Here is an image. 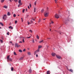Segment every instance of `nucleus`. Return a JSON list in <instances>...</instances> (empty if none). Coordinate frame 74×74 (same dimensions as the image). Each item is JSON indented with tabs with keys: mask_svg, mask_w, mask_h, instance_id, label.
Instances as JSON below:
<instances>
[{
	"mask_svg": "<svg viewBox=\"0 0 74 74\" xmlns=\"http://www.w3.org/2000/svg\"><path fill=\"white\" fill-rule=\"evenodd\" d=\"M19 51L20 52H22V50H21V49H20V50H19Z\"/></svg>",
	"mask_w": 74,
	"mask_h": 74,
	"instance_id": "26",
	"label": "nucleus"
},
{
	"mask_svg": "<svg viewBox=\"0 0 74 74\" xmlns=\"http://www.w3.org/2000/svg\"><path fill=\"white\" fill-rule=\"evenodd\" d=\"M36 57H38V55L36 54Z\"/></svg>",
	"mask_w": 74,
	"mask_h": 74,
	"instance_id": "60",
	"label": "nucleus"
},
{
	"mask_svg": "<svg viewBox=\"0 0 74 74\" xmlns=\"http://www.w3.org/2000/svg\"><path fill=\"white\" fill-rule=\"evenodd\" d=\"M58 33H60V35H61V34H62V33H63L62 32H61V31H60L59 32H58Z\"/></svg>",
	"mask_w": 74,
	"mask_h": 74,
	"instance_id": "7",
	"label": "nucleus"
},
{
	"mask_svg": "<svg viewBox=\"0 0 74 74\" xmlns=\"http://www.w3.org/2000/svg\"><path fill=\"white\" fill-rule=\"evenodd\" d=\"M40 21H41V19H40L38 21V23H40Z\"/></svg>",
	"mask_w": 74,
	"mask_h": 74,
	"instance_id": "37",
	"label": "nucleus"
},
{
	"mask_svg": "<svg viewBox=\"0 0 74 74\" xmlns=\"http://www.w3.org/2000/svg\"><path fill=\"white\" fill-rule=\"evenodd\" d=\"M1 1L2 3H3L4 1V0H1Z\"/></svg>",
	"mask_w": 74,
	"mask_h": 74,
	"instance_id": "24",
	"label": "nucleus"
},
{
	"mask_svg": "<svg viewBox=\"0 0 74 74\" xmlns=\"http://www.w3.org/2000/svg\"><path fill=\"white\" fill-rule=\"evenodd\" d=\"M56 56L58 59H61V57L60 56H59V55H56Z\"/></svg>",
	"mask_w": 74,
	"mask_h": 74,
	"instance_id": "6",
	"label": "nucleus"
},
{
	"mask_svg": "<svg viewBox=\"0 0 74 74\" xmlns=\"http://www.w3.org/2000/svg\"><path fill=\"white\" fill-rule=\"evenodd\" d=\"M42 48V46L39 45L38 46V49H40V48Z\"/></svg>",
	"mask_w": 74,
	"mask_h": 74,
	"instance_id": "16",
	"label": "nucleus"
},
{
	"mask_svg": "<svg viewBox=\"0 0 74 74\" xmlns=\"http://www.w3.org/2000/svg\"><path fill=\"white\" fill-rule=\"evenodd\" d=\"M55 1L56 3H57V1H58V0H54Z\"/></svg>",
	"mask_w": 74,
	"mask_h": 74,
	"instance_id": "34",
	"label": "nucleus"
},
{
	"mask_svg": "<svg viewBox=\"0 0 74 74\" xmlns=\"http://www.w3.org/2000/svg\"><path fill=\"white\" fill-rule=\"evenodd\" d=\"M18 22V21H17L16 20L15 21V24H16V23H17V22Z\"/></svg>",
	"mask_w": 74,
	"mask_h": 74,
	"instance_id": "27",
	"label": "nucleus"
},
{
	"mask_svg": "<svg viewBox=\"0 0 74 74\" xmlns=\"http://www.w3.org/2000/svg\"><path fill=\"white\" fill-rule=\"evenodd\" d=\"M11 29H13V27H11Z\"/></svg>",
	"mask_w": 74,
	"mask_h": 74,
	"instance_id": "54",
	"label": "nucleus"
},
{
	"mask_svg": "<svg viewBox=\"0 0 74 74\" xmlns=\"http://www.w3.org/2000/svg\"><path fill=\"white\" fill-rule=\"evenodd\" d=\"M31 19L32 20H33V21H35V20L34 19H33V18H32Z\"/></svg>",
	"mask_w": 74,
	"mask_h": 74,
	"instance_id": "45",
	"label": "nucleus"
},
{
	"mask_svg": "<svg viewBox=\"0 0 74 74\" xmlns=\"http://www.w3.org/2000/svg\"><path fill=\"white\" fill-rule=\"evenodd\" d=\"M14 55H16V53H15V52H14Z\"/></svg>",
	"mask_w": 74,
	"mask_h": 74,
	"instance_id": "32",
	"label": "nucleus"
},
{
	"mask_svg": "<svg viewBox=\"0 0 74 74\" xmlns=\"http://www.w3.org/2000/svg\"><path fill=\"white\" fill-rule=\"evenodd\" d=\"M30 37H31V36H30L29 37H27L26 38H30Z\"/></svg>",
	"mask_w": 74,
	"mask_h": 74,
	"instance_id": "41",
	"label": "nucleus"
},
{
	"mask_svg": "<svg viewBox=\"0 0 74 74\" xmlns=\"http://www.w3.org/2000/svg\"><path fill=\"white\" fill-rule=\"evenodd\" d=\"M26 11H27V8L26 9Z\"/></svg>",
	"mask_w": 74,
	"mask_h": 74,
	"instance_id": "53",
	"label": "nucleus"
},
{
	"mask_svg": "<svg viewBox=\"0 0 74 74\" xmlns=\"http://www.w3.org/2000/svg\"><path fill=\"white\" fill-rule=\"evenodd\" d=\"M11 71H13L14 70V68L12 67L11 68Z\"/></svg>",
	"mask_w": 74,
	"mask_h": 74,
	"instance_id": "25",
	"label": "nucleus"
},
{
	"mask_svg": "<svg viewBox=\"0 0 74 74\" xmlns=\"http://www.w3.org/2000/svg\"><path fill=\"white\" fill-rule=\"evenodd\" d=\"M7 18V16H6V14H4V16H3V20H5Z\"/></svg>",
	"mask_w": 74,
	"mask_h": 74,
	"instance_id": "2",
	"label": "nucleus"
},
{
	"mask_svg": "<svg viewBox=\"0 0 74 74\" xmlns=\"http://www.w3.org/2000/svg\"><path fill=\"white\" fill-rule=\"evenodd\" d=\"M22 41H23V42H25V39H23Z\"/></svg>",
	"mask_w": 74,
	"mask_h": 74,
	"instance_id": "38",
	"label": "nucleus"
},
{
	"mask_svg": "<svg viewBox=\"0 0 74 74\" xmlns=\"http://www.w3.org/2000/svg\"><path fill=\"white\" fill-rule=\"evenodd\" d=\"M55 18H57V19H58V18H59V16L57 14H55Z\"/></svg>",
	"mask_w": 74,
	"mask_h": 74,
	"instance_id": "4",
	"label": "nucleus"
},
{
	"mask_svg": "<svg viewBox=\"0 0 74 74\" xmlns=\"http://www.w3.org/2000/svg\"><path fill=\"white\" fill-rule=\"evenodd\" d=\"M32 42H33V43H34V40H32Z\"/></svg>",
	"mask_w": 74,
	"mask_h": 74,
	"instance_id": "44",
	"label": "nucleus"
},
{
	"mask_svg": "<svg viewBox=\"0 0 74 74\" xmlns=\"http://www.w3.org/2000/svg\"><path fill=\"white\" fill-rule=\"evenodd\" d=\"M18 7H20V5H18Z\"/></svg>",
	"mask_w": 74,
	"mask_h": 74,
	"instance_id": "62",
	"label": "nucleus"
},
{
	"mask_svg": "<svg viewBox=\"0 0 74 74\" xmlns=\"http://www.w3.org/2000/svg\"><path fill=\"white\" fill-rule=\"evenodd\" d=\"M44 11V9H42L41 11V12H43Z\"/></svg>",
	"mask_w": 74,
	"mask_h": 74,
	"instance_id": "35",
	"label": "nucleus"
},
{
	"mask_svg": "<svg viewBox=\"0 0 74 74\" xmlns=\"http://www.w3.org/2000/svg\"><path fill=\"white\" fill-rule=\"evenodd\" d=\"M47 74H50V71H47Z\"/></svg>",
	"mask_w": 74,
	"mask_h": 74,
	"instance_id": "11",
	"label": "nucleus"
},
{
	"mask_svg": "<svg viewBox=\"0 0 74 74\" xmlns=\"http://www.w3.org/2000/svg\"><path fill=\"white\" fill-rule=\"evenodd\" d=\"M21 19H22V22H23V18H21Z\"/></svg>",
	"mask_w": 74,
	"mask_h": 74,
	"instance_id": "52",
	"label": "nucleus"
},
{
	"mask_svg": "<svg viewBox=\"0 0 74 74\" xmlns=\"http://www.w3.org/2000/svg\"><path fill=\"white\" fill-rule=\"evenodd\" d=\"M44 42V40H42L40 42H39V43H41L42 42Z\"/></svg>",
	"mask_w": 74,
	"mask_h": 74,
	"instance_id": "15",
	"label": "nucleus"
},
{
	"mask_svg": "<svg viewBox=\"0 0 74 74\" xmlns=\"http://www.w3.org/2000/svg\"><path fill=\"white\" fill-rule=\"evenodd\" d=\"M10 59V56H8L7 57V59L8 60Z\"/></svg>",
	"mask_w": 74,
	"mask_h": 74,
	"instance_id": "17",
	"label": "nucleus"
},
{
	"mask_svg": "<svg viewBox=\"0 0 74 74\" xmlns=\"http://www.w3.org/2000/svg\"><path fill=\"white\" fill-rule=\"evenodd\" d=\"M8 60H9V61H10V62H12V58H10V59H9Z\"/></svg>",
	"mask_w": 74,
	"mask_h": 74,
	"instance_id": "13",
	"label": "nucleus"
},
{
	"mask_svg": "<svg viewBox=\"0 0 74 74\" xmlns=\"http://www.w3.org/2000/svg\"><path fill=\"white\" fill-rule=\"evenodd\" d=\"M48 38V39H49V40H50V39H51L50 38Z\"/></svg>",
	"mask_w": 74,
	"mask_h": 74,
	"instance_id": "57",
	"label": "nucleus"
},
{
	"mask_svg": "<svg viewBox=\"0 0 74 74\" xmlns=\"http://www.w3.org/2000/svg\"><path fill=\"white\" fill-rule=\"evenodd\" d=\"M16 16V14H14V17H15Z\"/></svg>",
	"mask_w": 74,
	"mask_h": 74,
	"instance_id": "39",
	"label": "nucleus"
},
{
	"mask_svg": "<svg viewBox=\"0 0 74 74\" xmlns=\"http://www.w3.org/2000/svg\"><path fill=\"white\" fill-rule=\"evenodd\" d=\"M29 72L30 74L32 73V69H30L29 70Z\"/></svg>",
	"mask_w": 74,
	"mask_h": 74,
	"instance_id": "12",
	"label": "nucleus"
},
{
	"mask_svg": "<svg viewBox=\"0 0 74 74\" xmlns=\"http://www.w3.org/2000/svg\"><path fill=\"white\" fill-rule=\"evenodd\" d=\"M19 5L20 6L21 5H22V3H19Z\"/></svg>",
	"mask_w": 74,
	"mask_h": 74,
	"instance_id": "33",
	"label": "nucleus"
},
{
	"mask_svg": "<svg viewBox=\"0 0 74 74\" xmlns=\"http://www.w3.org/2000/svg\"><path fill=\"white\" fill-rule=\"evenodd\" d=\"M29 32H31V33H32L33 32L31 30H29Z\"/></svg>",
	"mask_w": 74,
	"mask_h": 74,
	"instance_id": "40",
	"label": "nucleus"
},
{
	"mask_svg": "<svg viewBox=\"0 0 74 74\" xmlns=\"http://www.w3.org/2000/svg\"><path fill=\"white\" fill-rule=\"evenodd\" d=\"M46 19V18H44L43 19V20H45Z\"/></svg>",
	"mask_w": 74,
	"mask_h": 74,
	"instance_id": "64",
	"label": "nucleus"
},
{
	"mask_svg": "<svg viewBox=\"0 0 74 74\" xmlns=\"http://www.w3.org/2000/svg\"><path fill=\"white\" fill-rule=\"evenodd\" d=\"M18 3H21V0H18Z\"/></svg>",
	"mask_w": 74,
	"mask_h": 74,
	"instance_id": "22",
	"label": "nucleus"
},
{
	"mask_svg": "<svg viewBox=\"0 0 74 74\" xmlns=\"http://www.w3.org/2000/svg\"><path fill=\"white\" fill-rule=\"evenodd\" d=\"M11 26H10L9 27V28H11Z\"/></svg>",
	"mask_w": 74,
	"mask_h": 74,
	"instance_id": "59",
	"label": "nucleus"
},
{
	"mask_svg": "<svg viewBox=\"0 0 74 74\" xmlns=\"http://www.w3.org/2000/svg\"><path fill=\"white\" fill-rule=\"evenodd\" d=\"M29 6H30V7H32V5L31 4H29Z\"/></svg>",
	"mask_w": 74,
	"mask_h": 74,
	"instance_id": "47",
	"label": "nucleus"
},
{
	"mask_svg": "<svg viewBox=\"0 0 74 74\" xmlns=\"http://www.w3.org/2000/svg\"><path fill=\"white\" fill-rule=\"evenodd\" d=\"M15 47H20V45H19L18 44L15 43Z\"/></svg>",
	"mask_w": 74,
	"mask_h": 74,
	"instance_id": "5",
	"label": "nucleus"
},
{
	"mask_svg": "<svg viewBox=\"0 0 74 74\" xmlns=\"http://www.w3.org/2000/svg\"><path fill=\"white\" fill-rule=\"evenodd\" d=\"M28 25H29L30 24V23H29V22H28Z\"/></svg>",
	"mask_w": 74,
	"mask_h": 74,
	"instance_id": "55",
	"label": "nucleus"
},
{
	"mask_svg": "<svg viewBox=\"0 0 74 74\" xmlns=\"http://www.w3.org/2000/svg\"><path fill=\"white\" fill-rule=\"evenodd\" d=\"M0 42H2V43H3V40H1L0 39Z\"/></svg>",
	"mask_w": 74,
	"mask_h": 74,
	"instance_id": "29",
	"label": "nucleus"
},
{
	"mask_svg": "<svg viewBox=\"0 0 74 74\" xmlns=\"http://www.w3.org/2000/svg\"><path fill=\"white\" fill-rule=\"evenodd\" d=\"M63 23H65L66 25L67 24V20H63Z\"/></svg>",
	"mask_w": 74,
	"mask_h": 74,
	"instance_id": "3",
	"label": "nucleus"
},
{
	"mask_svg": "<svg viewBox=\"0 0 74 74\" xmlns=\"http://www.w3.org/2000/svg\"><path fill=\"white\" fill-rule=\"evenodd\" d=\"M23 51L25 52V51H26V49H24L23 50Z\"/></svg>",
	"mask_w": 74,
	"mask_h": 74,
	"instance_id": "43",
	"label": "nucleus"
},
{
	"mask_svg": "<svg viewBox=\"0 0 74 74\" xmlns=\"http://www.w3.org/2000/svg\"><path fill=\"white\" fill-rule=\"evenodd\" d=\"M34 4L35 5H36V1L35 2H34Z\"/></svg>",
	"mask_w": 74,
	"mask_h": 74,
	"instance_id": "46",
	"label": "nucleus"
},
{
	"mask_svg": "<svg viewBox=\"0 0 74 74\" xmlns=\"http://www.w3.org/2000/svg\"><path fill=\"white\" fill-rule=\"evenodd\" d=\"M36 38H37L38 39V40L39 39V36H38V35H36Z\"/></svg>",
	"mask_w": 74,
	"mask_h": 74,
	"instance_id": "18",
	"label": "nucleus"
},
{
	"mask_svg": "<svg viewBox=\"0 0 74 74\" xmlns=\"http://www.w3.org/2000/svg\"><path fill=\"white\" fill-rule=\"evenodd\" d=\"M34 53V55H36V54L37 53V51H35Z\"/></svg>",
	"mask_w": 74,
	"mask_h": 74,
	"instance_id": "42",
	"label": "nucleus"
},
{
	"mask_svg": "<svg viewBox=\"0 0 74 74\" xmlns=\"http://www.w3.org/2000/svg\"><path fill=\"white\" fill-rule=\"evenodd\" d=\"M66 68H67V70H68V71H69V69L68 67H66Z\"/></svg>",
	"mask_w": 74,
	"mask_h": 74,
	"instance_id": "48",
	"label": "nucleus"
},
{
	"mask_svg": "<svg viewBox=\"0 0 74 74\" xmlns=\"http://www.w3.org/2000/svg\"><path fill=\"white\" fill-rule=\"evenodd\" d=\"M10 43H11V44H12V42L11 41H10Z\"/></svg>",
	"mask_w": 74,
	"mask_h": 74,
	"instance_id": "56",
	"label": "nucleus"
},
{
	"mask_svg": "<svg viewBox=\"0 0 74 74\" xmlns=\"http://www.w3.org/2000/svg\"><path fill=\"white\" fill-rule=\"evenodd\" d=\"M14 1L15 3H17V2H18V0H14Z\"/></svg>",
	"mask_w": 74,
	"mask_h": 74,
	"instance_id": "31",
	"label": "nucleus"
},
{
	"mask_svg": "<svg viewBox=\"0 0 74 74\" xmlns=\"http://www.w3.org/2000/svg\"><path fill=\"white\" fill-rule=\"evenodd\" d=\"M8 8L7 6L6 5H4L3 6V8Z\"/></svg>",
	"mask_w": 74,
	"mask_h": 74,
	"instance_id": "14",
	"label": "nucleus"
},
{
	"mask_svg": "<svg viewBox=\"0 0 74 74\" xmlns=\"http://www.w3.org/2000/svg\"><path fill=\"white\" fill-rule=\"evenodd\" d=\"M30 22H32V23H33V21H32V20H30Z\"/></svg>",
	"mask_w": 74,
	"mask_h": 74,
	"instance_id": "49",
	"label": "nucleus"
},
{
	"mask_svg": "<svg viewBox=\"0 0 74 74\" xmlns=\"http://www.w3.org/2000/svg\"><path fill=\"white\" fill-rule=\"evenodd\" d=\"M48 15H49V12H45L44 13V16L45 17L48 16Z\"/></svg>",
	"mask_w": 74,
	"mask_h": 74,
	"instance_id": "1",
	"label": "nucleus"
},
{
	"mask_svg": "<svg viewBox=\"0 0 74 74\" xmlns=\"http://www.w3.org/2000/svg\"><path fill=\"white\" fill-rule=\"evenodd\" d=\"M48 9H49L47 7V10H48Z\"/></svg>",
	"mask_w": 74,
	"mask_h": 74,
	"instance_id": "63",
	"label": "nucleus"
},
{
	"mask_svg": "<svg viewBox=\"0 0 74 74\" xmlns=\"http://www.w3.org/2000/svg\"><path fill=\"white\" fill-rule=\"evenodd\" d=\"M25 9H24L23 10V11H22V12H23V13H24L25 12Z\"/></svg>",
	"mask_w": 74,
	"mask_h": 74,
	"instance_id": "30",
	"label": "nucleus"
},
{
	"mask_svg": "<svg viewBox=\"0 0 74 74\" xmlns=\"http://www.w3.org/2000/svg\"><path fill=\"white\" fill-rule=\"evenodd\" d=\"M23 57H22L20 59V60H23Z\"/></svg>",
	"mask_w": 74,
	"mask_h": 74,
	"instance_id": "19",
	"label": "nucleus"
},
{
	"mask_svg": "<svg viewBox=\"0 0 74 74\" xmlns=\"http://www.w3.org/2000/svg\"><path fill=\"white\" fill-rule=\"evenodd\" d=\"M9 1H10V2H12V1H11V0H9Z\"/></svg>",
	"mask_w": 74,
	"mask_h": 74,
	"instance_id": "61",
	"label": "nucleus"
},
{
	"mask_svg": "<svg viewBox=\"0 0 74 74\" xmlns=\"http://www.w3.org/2000/svg\"><path fill=\"white\" fill-rule=\"evenodd\" d=\"M27 54L28 55H31V53L30 52H28L27 53Z\"/></svg>",
	"mask_w": 74,
	"mask_h": 74,
	"instance_id": "9",
	"label": "nucleus"
},
{
	"mask_svg": "<svg viewBox=\"0 0 74 74\" xmlns=\"http://www.w3.org/2000/svg\"><path fill=\"white\" fill-rule=\"evenodd\" d=\"M7 35H8V36H9L10 35V34L9 33V32H8L7 33Z\"/></svg>",
	"mask_w": 74,
	"mask_h": 74,
	"instance_id": "36",
	"label": "nucleus"
},
{
	"mask_svg": "<svg viewBox=\"0 0 74 74\" xmlns=\"http://www.w3.org/2000/svg\"><path fill=\"white\" fill-rule=\"evenodd\" d=\"M69 71H70L71 72H72V73H73V70H72V69H70L69 70Z\"/></svg>",
	"mask_w": 74,
	"mask_h": 74,
	"instance_id": "21",
	"label": "nucleus"
},
{
	"mask_svg": "<svg viewBox=\"0 0 74 74\" xmlns=\"http://www.w3.org/2000/svg\"><path fill=\"white\" fill-rule=\"evenodd\" d=\"M0 25H2V26H4V25H3V23H2L0 22Z\"/></svg>",
	"mask_w": 74,
	"mask_h": 74,
	"instance_id": "20",
	"label": "nucleus"
},
{
	"mask_svg": "<svg viewBox=\"0 0 74 74\" xmlns=\"http://www.w3.org/2000/svg\"><path fill=\"white\" fill-rule=\"evenodd\" d=\"M51 23H54L53 22V21H51Z\"/></svg>",
	"mask_w": 74,
	"mask_h": 74,
	"instance_id": "58",
	"label": "nucleus"
},
{
	"mask_svg": "<svg viewBox=\"0 0 74 74\" xmlns=\"http://www.w3.org/2000/svg\"><path fill=\"white\" fill-rule=\"evenodd\" d=\"M11 15V13H10V12H8V16H10V15Z\"/></svg>",
	"mask_w": 74,
	"mask_h": 74,
	"instance_id": "10",
	"label": "nucleus"
},
{
	"mask_svg": "<svg viewBox=\"0 0 74 74\" xmlns=\"http://www.w3.org/2000/svg\"><path fill=\"white\" fill-rule=\"evenodd\" d=\"M39 51H40V49H38L36 51V52H39Z\"/></svg>",
	"mask_w": 74,
	"mask_h": 74,
	"instance_id": "28",
	"label": "nucleus"
},
{
	"mask_svg": "<svg viewBox=\"0 0 74 74\" xmlns=\"http://www.w3.org/2000/svg\"><path fill=\"white\" fill-rule=\"evenodd\" d=\"M51 55L53 56H55L56 55V54L55 53H52Z\"/></svg>",
	"mask_w": 74,
	"mask_h": 74,
	"instance_id": "8",
	"label": "nucleus"
},
{
	"mask_svg": "<svg viewBox=\"0 0 74 74\" xmlns=\"http://www.w3.org/2000/svg\"><path fill=\"white\" fill-rule=\"evenodd\" d=\"M36 10H37V9L34 8V12H36Z\"/></svg>",
	"mask_w": 74,
	"mask_h": 74,
	"instance_id": "23",
	"label": "nucleus"
},
{
	"mask_svg": "<svg viewBox=\"0 0 74 74\" xmlns=\"http://www.w3.org/2000/svg\"><path fill=\"white\" fill-rule=\"evenodd\" d=\"M19 43H22V42L20 41V42H19Z\"/></svg>",
	"mask_w": 74,
	"mask_h": 74,
	"instance_id": "51",
	"label": "nucleus"
},
{
	"mask_svg": "<svg viewBox=\"0 0 74 74\" xmlns=\"http://www.w3.org/2000/svg\"><path fill=\"white\" fill-rule=\"evenodd\" d=\"M28 8H29V9H30V7H29V6H28Z\"/></svg>",
	"mask_w": 74,
	"mask_h": 74,
	"instance_id": "50",
	"label": "nucleus"
}]
</instances>
